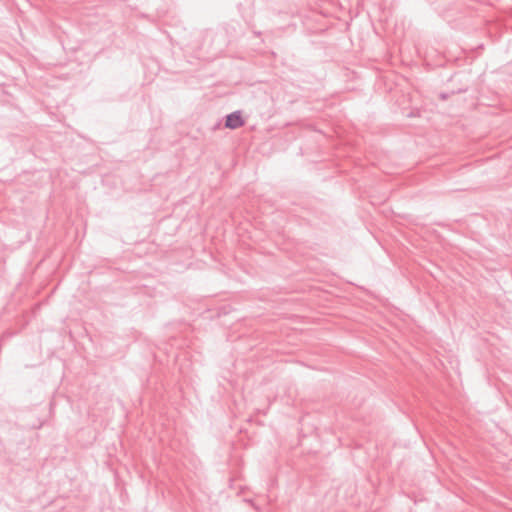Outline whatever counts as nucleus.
Listing matches in <instances>:
<instances>
[{
    "label": "nucleus",
    "mask_w": 512,
    "mask_h": 512,
    "mask_svg": "<svg viewBox=\"0 0 512 512\" xmlns=\"http://www.w3.org/2000/svg\"><path fill=\"white\" fill-rule=\"evenodd\" d=\"M244 124L240 111H234L226 116L225 127L229 129H237Z\"/></svg>",
    "instance_id": "f257e3e1"
}]
</instances>
